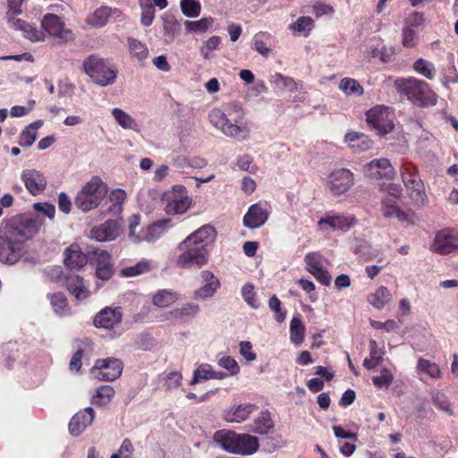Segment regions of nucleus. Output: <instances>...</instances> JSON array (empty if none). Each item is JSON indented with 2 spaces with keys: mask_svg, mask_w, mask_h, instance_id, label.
Listing matches in <instances>:
<instances>
[{
  "mask_svg": "<svg viewBox=\"0 0 458 458\" xmlns=\"http://www.w3.org/2000/svg\"><path fill=\"white\" fill-rule=\"evenodd\" d=\"M83 67L92 81L102 87L114 84L117 78V70L109 62L95 55L84 60Z\"/></svg>",
  "mask_w": 458,
  "mask_h": 458,
  "instance_id": "obj_4",
  "label": "nucleus"
},
{
  "mask_svg": "<svg viewBox=\"0 0 458 458\" xmlns=\"http://www.w3.org/2000/svg\"><path fill=\"white\" fill-rule=\"evenodd\" d=\"M400 174L404 185L407 183L412 184L416 179H420L417 167L410 162H404L402 165Z\"/></svg>",
  "mask_w": 458,
  "mask_h": 458,
  "instance_id": "obj_45",
  "label": "nucleus"
},
{
  "mask_svg": "<svg viewBox=\"0 0 458 458\" xmlns=\"http://www.w3.org/2000/svg\"><path fill=\"white\" fill-rule=\"evenodd\" d=\"M123 362L116 358L98 360L91 369L92 374L103 381H114L123 371Z\"/></svg>",
  "mask_w": 458,
  "mask_h": 458,
  "instance_id": "obj_11",
  "label": "nucleus"
},
{
  "mask_svg": "<svg viewBox=\"0 0 458 458\" xmlns=\"http://www.w3.org/2000/svg\"><path fill=\"white\" fill-rule=\"evenodd\" d=\"M208 117L210 123L226 137L239 141H243L250 137V130L243 122L244 112L235 102L228 103L225 106V112L221 109H213Z\"/></svg>",
  "mask_w": 458,
  "mask_h": 458,
  "instance_id": "obj_1",
  "label": "nucleus"
},
{
  "mask_svg": "<svg viewBox=\"0 0 458 458\" xmlns=\"http://www.w3.org/2000/svg\"><path fill=\"white\" fill-rule=\"evenodd\" d=\"M413 69L420 74L423 75L428 80H432L435 76V66L433 63L425 60L423 58H419L413 64Z\"/></svg>",
  "mask_w": 458,
  "mask_h": 458,
  "instance_id": "obj_52",
  "label": "nucleus"
},
{
  "mask_svg": "<svg viewBox=\"0 0 458 458\" xmlns=\"http://www.w3.org/2000/svg\"><path fill=\"white\" fill-rule=\"evenodd\" d=\"M372 381L377 388L387 389L394 381V376L389 369L384 368L381 369L379 376L372 377Z\"/></svg>",
  "mask_w": 458,
  "mask_h": 458,
  "instance_id": "obj_55",
  "label": "nucleus"
},
{
  "mask_svg": "<svg viewBox=\"0 0 458 458\" xmlns=\"http://www.w3.org/2000/svg\"><path fill=\"white\" fill-rule=\"evenodd\" d=\"M42 27L49 35L69 41L73 38L72 32L64 27L60 17L53 13H47L42 20Z\"/></svg>",
  "mask_w": 458,
  "mask_h": 458,
  "instance_id": "obj_14",
  "label": "nucleus"
},
{
  "mask_svg": "<svg viewBox=\"0 0 458 458\" xmlns=\"http://www.w3.org/2000/svg\"><path fill=\"white\" fill-rule=\"evenodd\" d=\"M23 0H8V12L6 18L11 28L21 30L23 36L31 41H43L45 34L38 30L26 21L16 18L17 14L21 13V4Z\"/></svg>",
  "mask_w": 458,
  "mask_h": 458,
  "instance_id": "obj_6",
  "label": "nucleus"
},
{
  "mask_svg": "<svg viewBox=\"0 0 458 458\" xmlns=\"http://www.w3.org/2000/svg\"><path fill=\"white\" fill-rule=\"evenodd\" d=\"M314 27V21L310 17L301 16L291 25V29L300 35L307 37Z\"/></svg>",
  "mask_w": 458,
  "mask_h": 458,
  "instance_id": "obj_50",
  "label": "nucleus"
},
{
  "mask_svg": "<svg viewBox=\"0 0 458 458\" xmlns=\"http://www.w3.org/2000/svg\"><path fill=\"white\" fill-rule=\"evenodd\" d=\"M150 270V263L142 259L137 264L130 267H126L121 270V273L125 277L137 276Z\"/></svg>",
  "mask_w": 458,
  "mask_h": 458,
  "instance_id": "obj_48",
  "label": "nucleus"
},
{
  "mask_svg": "<svg viewBox=\"0 0 458 458\" xmlns=\"http://www.w3.org/2000/svg\"><path fill=\"white\" fill-rule=\"evenodd\" d=\"M170 219L156 221L146 228L144 235L140 240L153 242L158 239L170 227Z\"/></svg>",
  "mask_w": 458,
  "mask_h": 458,
  "instance_id": "obj_33",
  "label": "nucleus"
},
{
  "mask_svg": "<svg viewBox=\"0 0 458 458\" xmlns=\"http://www.w3.org/2000/svg\"><path fill=\"white\" fill-rule=\"evenodd\" d=\"M214 20L211 17L202 18L199 21H185L184 27L189 31H193L196 33H203L208 30V28L213 24Z\"/></svg>",
  "mask_w": 458,
  "mask_h": 458,
  "instance_id": "obj_51",
  "label": "nucleus"
},
{
  "mask_svg": "<svg viewBox=\"0 0 458 458\" xmlns=\"http://www.w3.org/2000/svg\"><path fill=\"white\" fill-rule=\"evenodd\" d=\"M242 296L244 301L250 306L252 309H258L259 304L256 300V293L254 292V286L252 284H247L242 289Z\"/></svg>",
  "mask_w": 458,
  "mask_h": 458,
  "instance_id": "obj_62",
  "label": "nucleus"
},
{
  "mask_svg": "<svg viewBox=\"0 0 458 458\" xmlns=\"http://www.w3.org/2000/svg\"><path fill=\"white\" fill-rule=\"evenodd\" d=\"M366 121L379 135L391 132L394 127L389 107L376 106L366 113Z\"/></svg>",
  "mask_w": 458,
  "mask_h": 458,
  "instance_id": "obj_8",
  "label": "nucleus"
},
{
  "mask_svg": "<svg viewBox=\"0 0 458 458\" xmlns=\"http://www.w3.org/2000/svg\"><path fill=\"white\" fill-rule=\"evenodd\" d=\"M89 263L96 266V276L98 279L106 281L113 276V266L107 251L97 249L90 250Z\"/></svg>",
  "mask_w": 458,
  "mask_h": 458,
  "instance_id": "obj_13",
  "label": "nucleus"
},
{
  "mask_svg": "<svg viewBox=\"0 0 458 458\" xmlns=\"http://www.w3.org/2000/svg\"><path fill=\"white\" fill-rule=\"evenodd\" d=\"M383 352L378 349L376 340L369 341V356L363 361V366L370 370L377 367L383 361Z\"/></svg>",
  "mask_w": 458,
  "mask_h": 458,
  "instance_id": "obj_36",
  "label": "nucleus"
},
{
  "mask_svg": "<svg viewBox=\"0 0 458 458\" xmlns=\"http://www.w3.org/2000/svg\"><path fill=\"white\" fill-rule=\"evenodd\" d=\"M162 200L165 203V212L170 216L185 213L191 204V199L182 185H174L163 194Z\"/></svg>",
  "mask_w": 458,
  "mask_h": 458,
  "instance_id": "obj_7",
  "label": "nucleus"
},
{
  "mask_svg": "<svg viewBox=\"0 0 458 458\" xmlns=\"http://www.w3.org/2000/svg\"><path fill=\"white\" fill-rule=\"evenodd\" d=\"M214 441L225 451L235 454L238 434L230 430H218L214 434Z\"/></svg>",
  "mask_w": 458,
  "mask_h": 458,
  "instance_id": "obj_24",
  "label": "nucleus"
},
{
  "mask_svg": "<svg viewBox=\"0 0 458 458\" xmlns=\"http://www.w3.org/2000/svg\"><path fill=\"white\" fill-rule=\"evenodd\" d=\"M305 335V327L300 318L294 317L290 324V338L293 344L299 346L302 344Z\"/></svg>",
  "mask_w": 458,
  "mask_h": 458,
  "instance_id": "obj_40",
  "label": "nucleus"
},
{
  "mask_svg": "<svg viewBox=\"0 0 458 458\" xmlns=\"http://www.w3.org/2000/svg\"><path fill=\"white\" fill-rule=\"evenodd\" d=\"M433 252L447 255L458 250V231L445 228L437 233L430 247Z\"/></svg>",
  "mask_w": 458,
  "mask_h": 458,
  "instance_id": "obj_10",
  "label": "nucleus"
},
{
  "mask_svg": "<svg viewBox=\"0 0 458 458\" xmlns=\"http://www.w3.org/2000/svg\"><path fill=\"white\" fill-rule=\"evenodd\" d=\"M355 224V218L344 215H327L321 217L318 225H327L332 230L347 231Z\"/></svg>",
  "mask_w": 458,
  "mask_h": 458,
  "instance_id": "obj_23",
  "label": "nucleus"
},
{
  "mask_svg": "<svg viewBox=\"0 0 458 458\" xmlns=\"http://www.w3.org/2000/svg\"><path fill=\"white\" fill-rule=\"evenodd\" d=\"M407 190L409 198L416 206H423L427 199L424 183L421 179H416L414 183H407L404 185Z\"/></svg>",
  "mask_w": 458,
  "mask_h": 458,
  "instance_id": "obj_32",
  "label": "nucleus"
},
{
  "mask_svg": "<svg viewBox=\"0 0 458 458\" xmlns=\"http://www.w3.org/2000/svg\"><path fill=\"white\" fill-rule=\"evenodd\" d=\"M180 22L174 18L163 19L164 42L166 45L173 43L180 33Z\"/></svg>",
  "mask_w": 458,
  "mask_h": 458,
  "instance_id": "obj_35",
  "label": "nucleus"
},
{
  "mask_svg": "<svg viewBox=\"0 0 458 458\" xmlns=\"http://www.w3.org/2000/svg\"><path fill=\"white\" fill-rule=\"evenodd\" d=\"M21 178L28 191L34 196L44 191L47 187L45 176L35 169L24 170Z\"/></svg>",
  "mask_w": 458,
  "mask_h": 458,
  "instance_id": "obj_16",
  "label": "nucleus"
},
{
  "mask_svg": "<svg viewBox=\"0 0 458 458\" xmlns=\"http://www.w3.org/2000/svg\"><path fill=\"white\" fill-rule=\"evenodd\" d=\"M211 374L212 366L208 363H202L193 371V377L190 381V385L194 386L201 380L211 379Z\"/></svg>",
  "mask_w": 458,
  "mask_h": 458,
  "instance_id": "obj_53",
  "label": "nucleus"
},
{
  "mask_svg": "<svg viewBox=\"0 0 458 458\" xmlns=\"http://www.w3.org/2000/svg\"><path fill=\"white\" fill-rule=\"evenodd\" d=\"M394 88L417 106H433L437 102V95L424 81L413 77L400 78L395 80Z\"/></svg>",
  "mask_w": 458,
  "mask_h": 458,
  "instance_id": "obj_2",
  "label": "nucleus"
},
{
  "mask_svg": "<svg viewBox=\"0 0 458 458\" xmlns=\"http://www.w3.org/2000/svg\"><path fill=\"white\" fill-rule=\"evenodd\" d=\"M274 428V421L269 412L262 411L261 414L255 419L253 424L249 426V430L257 434H267Z\"/></svg>",
  "mask_w": 458,
  "mask_h": 458,
  "instance_id": "obj_34",
  "label": "nucleus"
},
{
  "mask_svg": "<svg viewBox=\"0 0 458 458\" xmlns=\"http://www.w3.org/2000/svg\"><path fill=\"white\" fill-rule=\"evenodd\" d=\"M95 418L94 410L87 407L77 412L71 419L69 423V431L73 436L81 435L89 425L92 424Z\"/></svg>",
  "mask_w": 458,
  "mask_h": 458,
  "instance_id": "obj_15",
  "label": "nucleus"
},
{
  "mask_svg": "<svg viewBox=\"0 0 458 458\" xmlns=\"http://www.w3.org/2000/svg\"><path fill=\"white\" fill-rule=\"evenodd\" d=\"M391 299L392 295L385 286L379 287L374 293L368 296V301L377 310H382Z\"/></svg>",
  "mask_w": 458,
  "mask_h": 458,
  "instance_id": "obj_37",
  "label": "nucleus"
},
{
  "mask_svg": "<svg viewBox=\"0 0 458 458\" xmlns=\"http://www.w3.org/2000/svg\"><path fill=\"white\" fill-rule=\"evenodd\" d=\"M36 138L37 132L26 127L20 135L19 144L25 148L30 147L36 140Z\"/></svg>",
  "mask_w": 458,
  "mask_h": 458,
  "instance_id": "obj_64",
  "label": "nucleus"
},
{
  "mask_svg": "<svg viewBox=\"0 0 458 458\" xmlns=\"http://www.w3.org/2000/svg\"><path fill=\"white\" fill-rule=\"evenodd\" d=\"M122 319L120 308L112 309L106 307L101 310L94 318V325L97 327L112 328Z\"/></svg>",
  "mask_w": 458,
  "mask_h": 458,
  "instance_id": "obj_21",
  "label": "nucleus"
},
{
  "mask_svg": "<svg viewBox=\"0 0 458 458\" xmlns=\"http://www.w3.org/2000/svg\"><path fill=\"white\" fill-rule=\"evenodd\" d=\"M112 114L114 117L116 123L127 130L136 131L138 124L135 120L127 113L120 108H114L112 110Z\"/></svg>",
  "mask_w": 458,
  "mask_h": 458,
  "instance_id": "obj_43",
  "label": "nucleus"
},
{
  "mask_svg": "<svg viewBox=\"0 0 458 458\" xmlns=\"http://www.w3.org/2000/svg\"><path fill=\"white\" fill-rule=\"evenodd\" d=\"M259 446V440L256 437L249 434H238L235 454L250 455L258 451Z\"/></svg>",
  "mask_w": 458,
  "mask_h": 458,
  "instance_id": "obj_26",
  "label": "nucleus"
},
{
  "mask_svg": "<svg viewBox=\"0 0 458 458\" xmlns=\"http://www.w3.org/2000/svg\"><path fill=\"white\" fill-rule=\"evenodd\" d=\"M416 370L419 375H424L431 379H440L442 372L439 366L429 360L419 358L416 365Z\"/></svg>",
  "mask_w": 458,
  "mask_h": 458,
  "instance_id": "obj_31",
  "label": "nucleus"
},
{
  "mask_svg": "<svg viewBox=\"0 0 458 458\" xmlns=\"http://www.w3.org/2000/svg\"><path fill=\"white\" fill-rule=\"evenodd\" d=\"M39 227L40 225L37 219L30 216L22 215L18 218L17 223L13 227V233L14 235L21 236L28 240L31 239L38 233Z\"/></svg>",
  "mask_w": 458,
  "mask_h": 458,
  "instance_id": "obj_18",
  "label": "nucleus"
},
{
  "mask_svg": "<svg viewBox=\"0 0 458 458\" xmlns=\"http://www.w3.org/2000/svg\"><path fill=\"white\" fill-rule=\"evenodd\" d=\"M107 191L106 183L98 176H93L78 191L74 205L82 212H89L100 205Z\"/></svg>",
  "mask_w": 458,
  "mask_h": 458,
  "instance_id": "obj_3",
  "label": "nucleus"
},
{
  "mask_svg": "<svg viewBox=\"0 0 458 458\" xmlns=\"http://www.w3.org/2000/svg\"><path fill=\"white\" fill-rule=\"evenodd\" d=\"M181 252L176 259V266L181 268L201 267L208 263V249L184 239L177 247Z\"/></svg>",
  "mask_w": 458,
  "mask_h": 458,
  "instance_id": "obj_5",
  "label": "nucleus"
},
{
  "mask_svg": "<svg viewBox=\"0 0 458 458\" xmlns=\"http://www.w3.org/2000/svg\"><path fill=\"white\" fill-rule=\"evenodd\" d=\"M216 238V231L210 225H205L191 233L187 239V242H193L203 247L208 249V247L215 242Z\"/></svg>",
  "mask_w": 458,
  "mask_h": 458,
  "instance_id": "obj_22",
  "label": "nucleus"
},
{
  "mask_svg": "<svg viewBox=\"0 0 458 458\" xmlns=\"http://www.w3.org/2000/svg\"><path fill=\"white\" fill-rule=\"evenodd\" d=\"M67 289L77 300H84L89 297V292L84 279L80 276H72L67 278Z\"/></svg>",
  "mask_w": 458,
  "mask_h": 458,
  "instance_id": "obj_30",
  "label": "nucleus"
},
{
  "mask_svg": "<svg viewBox=\"0 0 458 458\" xmlns=\"http://www.w3.org/2000/svg\"><path fill=\"white\" fill-rule=\"evenodd\" d=\"M392 54L393 52L389 51L386 46H382L381 47H371L369 49L370 56L380 60L382 63L389 62Z\"/></svg>",
  "mask_w": 458,
  "mask_h": 458,
  "instance_id": "obj_63",
  "label": "nucleus"
},
{
  "mask_svg": "<svg viewBox=\"0 0 458 458\" xmlns=\"http://www.w3.org/2000/svg\"><path fill=\"white\" fill-rule=\"evenodd\" d=\"M219 280H213L212 283H204V284L194 292V299L206 300L212 297L219 288Z\"/></svg>",
  "mask_w": 458,
  "mask_h": 458,
  "instance_id": "obj_49",
  "label": "nucleus"
},
{
  "mask_svg": "<svg viewBox=\"0 0 458 458\" xmlns=\"http://www.w3.org/2000/svg\"><path fill=\"white\" fill-rule=\"evenodd\" d=\"M345 142L353 151H365L372 147V140L364 133L349 131L345 135Z\"/></svg>",
  "mask_w": 458,
  "mask_h": 458,
  "instance_id": "obj_25",
  "label": "nucleus"
},
{
  "mask_svg": "<svg viewBox=\"0 0 458 458\" xmlns=\"http://www.w3.org/2000/svg\"><path fill=\"white\" fill-rule=\"evenodd\" d=\"M217 364L219 367L227 370L228 375L231 377L236 376L240 372V367L237 361L229 355H224L217 358Z\"/></svg>",
  "mask_w": 458,
  "mask_h": 458,
  "instance_id": "obj_57",
  "label": "nucleus"
},
{
  "mask_svg": "<svg viewBox=\"0 0 458 458\" xmlns=\"http://www.w3.org/2000/svg\"><path fill=\"white\" fill-rule=\"evenodd\" d=\"M128 42L131 54L139 61H143L148 57V50L142 42L135 38H129Z\"/></svg>",
  "mask_w": 458,
  "mask_h": 458,
  "instance_id": "obj_54",
  "label": "nucleus"
},
{
  "mask_svg": "<svg viewBox=\"0 0 458 458\" xmlns=\"http://www.w3.org/2000/svg\"><path fill=\"white\" fill-rule=\"evenodd\" d=\"M267 35L263 32L257 33L253 38L254 49L263 56H267L271 49L267 47Z\"/></svg>",
  "mask_w": 458,
  "mask_h": 458,
  "instance_id": "obj_61",
  "label": "nucleus"
},
{
  "mask_svg": "<svg viewBox=\"0 0 458 458\" xmlns=\"http://www.w3.org/2000/svg\"><path fill=\"white\" fill-rule=\"evenodd\" d=\"M176 299L174 293L167 290H159L153 297V304L157 307L165 308L175 302Z\"/></svg>",
  "mask_w": 458,
  "mask_h": 458,
  "instance_id": "obj_46",
  "label": "nucleus"
},
{
  "mask_svg": "<svg viewBox=\"0 0 458 458\" xmlns=\"http://www.w3.org/2000/svg\"><path fill=\"white\" fill-rule=\"evenodd\" d=\"M367 167L371 171V174L380 177L393 178L395 174V170L387 158L373 159Z\"/></svg>",
  "mask_w": 458,
  "mask_h": 458,
  "instance_id": "obj_27",
  "label": "nucleus"
},
{
  "mask_svg": "<svg viewBox=\"0 0 458 458\" xmlns=\"http://www.w3.org/2000/svg\"><path fill=\"white\" fill-rule=\"evenodd\" d=\"M424 22V14L422 13L413 11L404 18L403 27L417 30V29L421 27Z\"/></svg>",
  "mask_w": 458,
  "mask_h": 458,
  "instance_id": "obj_58",
  "label": "nucleus"
},
{
  "mask_svg": "<svg viewBox=\"0 0 458 458\" xmlns=\"http://www.w3.org/2000/svg\"><path fill=\"white\" fill-rule=\"evenodd\" d=\"M24 241L12 236H0V261L13 265L24 255Z\"/></svg>",
  "mask_w": 458,
  "mask_h": 458,
  "instance_id": "obj_9",
  "label": "nucleus"
},
{
  "mask_svg": "<svg viewBox=\"0 0 458 458\" xmlns=\"http://www.w3.org/2000/svg\"><path fill=\"white\" fill-rule=\"evenodd\" d=\"M110 18V7L101 6L87 18V23L90 26L101 28L105 26Z\"/></svg>",
  "mask_w": 458,
  "mask_h": 458,
  "instance_id": "obj_41",
  "label": "nucleus"
},
{
  "mask_svg": "<svg viewBox=\"0 0 458 458\" xmlns=\"http://www.w3.org/2000/svg\"><path fill=\"white\" fill-rule=\"evenodd\" d=\"M304 261L310 273L324 268V258L318 252L307 253Z\"/></svg>",
  "mask_w": 458,
  "mask_h": 458,
  "instance_id": "obj_56",
  "label": "nucleus"
},
{
  "mask_svg": "<svg viewBox=\"0 0 458 458\" xmlns=\"http://www.w3.org/2000/svg\"><path fill=\"white\" fill-rule=\"evenodd\" d=\"M339 89L346 95L361 96L363 94L362 86L354 79L344 78L339 83Z\"/></svg>",
  "mask_w": 458,
  "mask_h": 458,
  "instance_id": "obj_44",
  "label": "nucleus"
},
{
  "mask_svg": "<svg viewBox=\"0 0 458 458\" xmlns=\"http://www.w3.org/2000/svg\"><path fill=\"white\" fill-rule=\"evenodd\" d=\"M268 219L267 211L261 204L251 205L243 216V225L245 227L255 229L262 226Z\"/></svg>",
  "mask_w": 458,
  "mask_h": 458,
  "instance_id": "obj_17",
  "label": "nucleus"
},
{
  "mask_svg": "<svg viewBox=\"0 0 458 458\" xmlns=\"http://www.w3.org/2000/svg\"><path fill=\"white\" fill-rule=\"evenodd\" d=\"M398 199L394 197H384L382 199V215L386 218L396 217L400 221H404L407 216L401 211L397 205Z\"/></svg>",
  "mask_w": 458,
  "mask_h": 458,
  "instance_id": "obj_29",
  "label": "nucleus"
},
{
  "mask_svg": "<svg viewBox=\"0 0 458 458\" xmlns=\"http://www.w3.org/2000/svg\"><path fill=\"white\" fill-rule=\"evenodd\" d=\"M419 40L418 31L408 28H402V44L404 47H414Z\"/></svg>",
  "mask_w": 458,
  "mask_h": 458,
  "instance_id": "obj_60",
  "label": "nucleus"
},
{
  "mask_svg": "<svg viewBox=\"0 0 458 458\" xmlns=\"http://www.w3.org/2000/svg\"><path fill=\"white\" fill-rule=\"evenodd\" d=\"M200 308L198 304L186 303L180 308L174 309L169 314L174 319L181 323H186L195 318Z\"/></svg>",
  "mask_w": 458,
  "mask_h": 458,
  "instance_id": "obj_28",
  "label": "nucleus"
},
{
  "mask_svg": "<svg viewBox=\"0 0 458 458\" xmlns=\"http://www.w3.org/2000/svg\"><path fill=\"white\" fill-rule=\"evenodd\" d=\"M272 82L278 89H287L289 91H293L297 89V83L295 82V81L290 77L284 76L281 73L275 74L273 76Z\"/></svg>",
  "mask_w": 458,
  "mask_h": 458,
  "instance_id": "obj_59",
  "label": "nucleus"
},
{
  "mask_svg": "<svg viewBox=\"0 0 458 458\" xmlns=\"http://www.w3.org/2000/svg\"><path fill=\"white\" fill-rule=\"evenodd\" d=\"M89 251L83 253L77 244H72L65 250L64 264L71 269H80L89 262Z\"/></svg>",
  "mask_w": 458,
  "mask_h": 458,
  "instance_id": "obj_20",
  "label": "nucleus"
},
{
  "mask_svg": "<svg viewBox=\"0 0 458 458\" xmlns=\"http://www.w3.org/2000/svg\"><path fill=\"white\" fill-rule=\"evenodd\" d=\"M120 233L118 223L114 220H108L104 224L93 227L90 231V237L98 242L114 240Z\"/></svg>",
  "mask_w": 458,
  "mask_h": 458,
  "instance_id": "obj_19",
  "label": "nucleus"
},
{
  "mask_svg": "<svg viewBox=\"0 0 458 458\" xmlns=\"http://www.w3.org/2000/svg\"><path fill=\"white\" fill-rule=\"evenodd\" d=\"M48 298L55 313L60 317L66 316L69 313L67 299L63 293H55L49 294Z\"/></svg>",
  "mask_w": 458,
  "mask_h": 458,
  "instance_id": "obj_39",
  "label": "nucleus"
},
{
  "mask_svg": "<svg viewBox=\"0 0 458 458\" xmlns=\"http://www.w3.org/2000/svg\"><path fill=\"white\" fill-rule=\"evenodd\" d=\"M353 183V174L346 168L334 170L327 178L329 191L334 195L346 193L352 187Z\"/></svg>",
  "mask_w": 458,
  "mask_h": 458,
  "instance_id": "obj_12",
  "label": "nucleus"
},
{
  "mask_svg": "<svg viewBox=\"0 0 458 458\" xmlns=\"http://www.w3.org/2000/svg\"><path fill=\"white\" fill-rule=\"evenodd\" d=\"M180 7L186 17L196 18L200 14L201 5L198 0H181Z\"/></svg>",
  "mask_w": 458,
  "mask_h": 458,
  "instance_id": "obj_47",
  "label": "nucleus"
},
{
  "mask_svg": "<svg viewBox=\"0 0 458 458\" xmlns=\"http://www.w3.org/2000/svg\"><path fill=\"white\" fill-rule=\"evenodd\" d=\"M255 404L246 403L238 405L232 413L227 415V420L232 422H242L246 420L251 413L257 411Z\"/></svg>",
  "mask_w": 458,
  "mask_h": 458,
  "instance_id": "obj_38",
  "label": "nucleus"
},
{
  "mask_svg": "<svg viewBox=\"0 0 458 458\" xmlns=\"http://www.w3.org/2000/svg\"><path fill=\"white\" fill-rule=\"evenodd\" d=\"M114 395V388L105 385L96 390L95 395L92 396L91 403L98 406H105L111 401Z\"/></svg>",
  "mask_w": 458,
  "mask_h": 458,
  "instance_id": "obj_42",
  "label": "nucleus"
}]
</instances>
